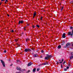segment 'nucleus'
<instances>
[{
  "mask_svg": "<svg viewBox=\"0 0 73 73\" xmlns=\"http://www.w3.org/2000/svg\"><path fill=\"white\" fill-rule=\"evenodd\" d=\"M69 66H71V65L70 64V63H69V64H68Z\"/></svg>",
  "mask_w": 73,
  "mask_h": 73,
  "instance_id": "nucleus-34",
  "label": "nucleus"
},
{
  "mask_svg": "<svg viewBox=\"0 0 73 73\" xmlns=\"http://www.w3.org/2000/svg\"><path fill=\"white\" fill-rule=\"evenodd\" d=\"M44 12H45V10H44Z\"/></svg>",
  "mask_w": 73,
  "mask_h": 73,
  "instance_id": "nucleus-56",
  "label": "nucleus"
},
{
  "mask_svg": "<svg viewBox=\"0 0 73 73\" xmlns=\"http://www.w3.org/2000/svg\"><path fill=\"white\" fill-rule=\"evenodd\" d=\"M63 47H64V48H66V46H64Z\"/></svg>",
  "mask_w": 73,
  "mask_h": 73,
  "instance_id": "nucleus-45",
  "label": "nucleus"
},
{
  "mask_svg": "<svg viewBox=\"0 0 73 73\" xmlns=\"http://www.w3.org/2000/svg\"><path fill=\"white\" fill-rule=\"evenodd\" d=\"M61 68H63L62 65V64H61Z\"/></svg>",
  "mask_w": 73,
  "mask_h": 73,
  "instance_id": "nucleus-31",
  "label": "nucleus"
},
{
  "mask_svg": "<svg viewBox=\"0 0 73 73\" xmlns=\"http://www.w3.org/2000/svg\"><path fill=\"white\" fill-rule=\"evenodd\" d=\"M5 1L6 2H7V1H8V0H6Z\"/></svg>",
  "mask_w": 73,
  "mask_h": 73,
  "instance_id": "nucleus-46",
  "label": "nucleus"
},
{
  "mask_svg": "<svg viewBox=\"0 0 73 73\" xmlns=\"http://www.w3.org/2000/svg\"><path fill=\"white\" fill-rule=\"evenodd\" d=\"M42 17H41V18H40V20H42Z\"/></svg>",
  "mask_w": 73,
  "mask_h": 73,
  "instance_id": "nucleus-33",
  "label": "nucleus"
},
{
  "mask_svg": "<svg viewBox=\"0 0 73 73\" xmlns=\"http://www.w3.org/2000/svg\"><path fill=\"white\" fill-rule=\"evenodd\" d=\"M42 65H48V63L46 62L43 63Z\"/></svg>",
  "mask_w": 73,
  "mask_h": 73,
  "instance_id": "nucleus-10",
  "label": "nucleus"
},
{
  "mask_svg": "<svg viewBox=\"0 0 73 73\" xmlns=\"http://www.w3.org/2000/svg\"><path fill=\"white\" fill-rule=\"evenodd\" d=\"M17 69L18 70H19V71H21V68H20V67H17Z\"/></svg>",
  "mask_w": 73,
  "mask_h": 73,
  "instance_id": "nucleus-7",
  "label": "nucleus"
},
{
  "mask_svg": "<svg viewBox=\"0 0 73 73\" xmlns=\"http://www.w3.org/2000/svg\"><path fill=\"white\" fill-rule=\"evenodd\" d=\"M65 62H66V61H64V62H63V65L65 63Z\"/></svg>",
  "mask_w": 73,
  "mask_h": 73,
  "instance_id": "nucleus-24",
  "label": "nucleus"
},
{
  "mask_svg": "<svg viewBox=\"0 0 73 73\" xmlns=\"http://www.w3.org/2000/svg\"><path fill=\"white\" fill-rule=\"evenodd\" d=\"M28 38H27L26 39V41L27 42V41H28Z\"/></svg>",
  "mask_w": 73,
  "mask_h": 73,
  "instance_id": "nucleus-36",
  "label": "nucleus"
},
{
  "mask_svg": "<svg viewBox=\"0 0 73 73\" xmlns=\"http://www.w3.org/2000/svg\"><path fill=\"white\" fill-rule=\"evenodd\" d=\"M7 16H8V17H9V15H8V14L7 15Z\"/></svg>",
  "mask_w": 73,
  "mask_h": 73,
  "instance_id": "nucleus-49",
  "label": "nucleus"
},
{
  "mask_svg": "<svg viewBox=\"0 0 73 73\" xmlns=\"http://www.w3.org/2000/svg\"><path fill=\"white\" fill-rule=\"evenodd\" d=\"M37 55V54H35L33 56L34 57H36Z\"/></svg>",
  "mask_w": 73,
  "mask_h": 73,
  "instance_id": "nucleus-17",
  "label": "nucleus"
},
{
  "mask_svg": "<svg viewBox=\"0 0 73 73\" xmlns=\"http://www.w3.org/2000/svg\"><path fill=\"white\" fill-rule=\"evenodd\" d=\"M27 26H29V24H28V25H27Z\"/></svg>",
  "mask_w": 73,
  "mask_h": 73,
  "instance_id": "nucleus-53",
  "label": "nucleus"
},
{
  "mask_svg": "<svg viewBox=\"0 0 73 73\" xmlns=\"http://www.w3.org/2000/svg\"><path fill=\"white\" fill-rule=\"evenodd\" d=\"M66 35V34L65 33H64L63 34V35L62 36V38H65V37H66V36H65Z\"/></svg>",
  "mask_w": 73,
  "mask_h": 73,
  "instance_id": "nucleus-6",
  "label": "nucleus"
},
{
  "mask_svg": "<svg viewBox=\"0 0 73 73\" xmlns=\"http://www.w3.org/2000/svg\"><path fill=\"white\" fill-rule=\"evenodd\" d=\"M0 5H1V3H0Z\"/></svg>",
  "mask_w": 73,
  "mask_h": 73,
  "instance_id": "nucleus-54",
  "label": "nucleus"
},
{
  "mask_svg": "<svg viewBox=\"0 0 73 73\" xmlns=\"http://www.w3.org/2000/svg\"><path fill=\"white\" fill-rule=\"evenodd\" d=\"M33 28H36V26L35 25L33 26Z\"/></svg>",
  "mask_w": 73,
  "mask_h": 73,
  "instance_id": "nucleus-20",
  "label": "nucleus"
},
{
  "mask_svg": "<svg viewBox=\"0 0 73 73\" xmlns=\"http://www.w3.org/2000/svg\"><path fill=\"white\" fill-rule=\"evenodd\" d=\"M61 48V45H59L58 46V49H60V48Z\"/></svg>",
  "mask_w": 73,
  "mask_h": 73,
  "instance_id": "nucleus-13",
  "label": "nucleus"
},
{
  "mask_svg": "<svg viewBox=\"0 0 73 73\" xmlns=\"http://www.w3.org/2000/svg\"><path fill=\"white\" fill-rule=\"evenodd\" d=\"M31 50H33V48H32Z\"/></svg>",
  "mask_w": 73,
  "mask_h": 73,
  "instance_id": "nucleus-50",
  "label": "nucleus"
},
{
  "mask_svg": "<svg viewBox=\"0 0 73 73\" xmlns=\"http://www.w3.org/2000/svg\"><path fill=\"white\" fill-rule=\"evenodd\" d=\"M41 53H44V51H43V50H42L41 51Z\"/></svg>",
  "mask_w": 73,
  "mask_h": 73,
  "instance_id": "nucleus-26",
  "label": "nucleus"
},
{
  "mask_svg": "<svg viewBox=\"0 0 73 73\" xmlns=\"http://www.w3.org/2000/svg\"><path fill=\"white\" fill-rule=\"evenodd\" d=\"M17 45L18 46H19V47L20 46V45L19 44H17Z\"/></svg>",
  "mask_w": 73,
  "mask_h": 73,
  "instance_id": "nucleus-29",
  "label": "nucleus"
},
{
  "mask_svg": "<svg viewBox=\"0 0 73 73\" xmlns=\"http://www.w3.org/2000/svg\"><path fill=\"white\" fill-rule=\"evenodd\" d=\"M12 65H13V64H12L11 65H10V66H11Z\"/></svg>",
  "mask_w": 73,
  "mask_h": 73,
  "instance_id": "nucleus-47",
  "label": "nucleus"
},
{
  "mask_svg": "<svg viewBox=\"0 0 73 73\" xmlns=\"http://www.w3.org/2000/svg\"><path fill=\"white\" fill-rule=\"evenodd\" d=\"M26 28V27H24V30L25 31H26V29H25V28Z\"/></svg>",
  "mask_w": 73,
  "mask_h": 73,
  "instance_id": "nucleus-28",
  "label": "nucleus"
},
{
  "mask_svg": "<svg viewBox=\"0 0 73 73\" xmlns=\"http://www.w3.org/2000/svg\"><path fill=\"white\" fill-rule=\"evenodd\" d=\"M72 58H73V56H71L70 57V60H71Z\"/></svg>",
  "mask_w": 73,
  "mask_h": 73,
  "instance_id": "nucleus-16",
  "label": "nucleus"
},
{
  "mask_svg": "<svg viewBox=\"0 0 73 73\" xmlns=\"http://www.w3.org/2000/svg\"><path fill=\"white\" fill-rule=\"evenodd\" d=\"M36 26L38 28H40V26H39L38 25H36Z\"/></svg>",
  "mask_w": 73,
  "mask_h": 73,
  "instance_id": "nucleus-19",
  "label": "nucleus"
},
{
  "mask_svg": "<svg viewBox=\"0 0 73 73\" xmlns=\"http://www.w3.org/2000/svg\"><path fill=\"white\" fill-rule=\"evenodd\" d=\"M35 18V17H33V19H34Z\"/></svg>",
  "mask_w": 73,
  "mask_h": 73,
  "instance_id": "nucleus-55",
  "label": "nucleus"
},
{
  "mask_svg": "<svg viewBox=\"0 0 73 73\" xmlns=\"http://www.w3.org/2000/svg\"><path fill=\"white\" fill-rule=\"evenodd\" d=\"M16 73H20V72H16Z\"/></svg>",
  "mask_w": 73,
  "mask_h": 73,
  "instance_id": "nucleus-37",
  "label": "nucleus"
},
{
  "mask_svg": "<svg viewBox=\"0 0 73 73\" xmlns=\"http://www.w3.org/2000/svg\"><path fill=\"white\" fill-rule=\"evenodd\" d=\"M4 53H6L7 52V50H5L4 51Z\"/></svg>",
  "mask_w": 73,
  "mask_h": 73,
  "instance_id": "nucleus-30",
  "label": "nucleus"
},
{
  "mask_svg": "<svg viewBox=\"0 0 73 73\" xmlns=\"http://www.w3.org/2000/svg\"><path fill=\"white\" fill-rule=\"evenodd\" d=\"M70 29H71V30H73V27H70Z\"/></svg>",
  "mask_w": 73,
  "mask_h": 73,
  "instance_id": "nucleus-15",
  "label": "nucleus"
},
{
  "mask_svg": "<svg viewBox=\"0 0 73 73\" xmlns=\"http://www.w3.org/2000/svg\"><path fill=\"white\" fill-rule=\"evenodd\" d=\"M64 59H62V62H63V61H64Z\"/></svg>",
  "mask_w": 73,
  "mask_h": 73,
  "instance_id": "nucleus-41",
  "label": "nucleus"
},
{
  "mask_svg": "<svg viewBox=\"0 0 73 73\" xmlns=\"http://www.w3.org/2000/svg\"><path fill=\"white\" fill-rule=\"evenodd\" d=\"M36 15V11H35V12L34 13L33 17H35Z\"/></svg>",
  "mask_w": 73,
  "mask_h": 73,
  "instance_id": "nucleus-12",
  "label": "nucleus"
},
{
  "mask_svg": "<svg viewBox=\"0 0 73 73\" xmlns=\"http://www.w3.org/2000/svg\"><path fill=\"white\" fill-rule=\"evenodd\" d=\"M5 4H7V2L5 1Z\"/></svg>",
  "mask_w": 73,
  "mask_h": 73,
  "instance_id": "nucleus-51",
  "label": "nucleus"
},
{
  "mask_svg": "<svg viewBox=\"0 0 73 73\" xmlns=\"http://www.w3.org/2000/svg\"><path fill=\"white\" fill-rule=\"evenodd\" d=\"M65 44V41L64 40H63L62 43L61 45H64Z\"/></svg>",
  "mask_w": 73,
  "mask_h": 73,
  "instance_id": "nucleus-9",
  "label": "nucleus"
},
{
  "mask_svg": "<svg viewBox=\"0 0 73 73\" xmlns=\"http://www.w3.org/2000/svg\"><path fill=\"white\" fill-rule=\"evenodd\" d=\"M1 1H5V0H1Z\"/></svg>",
  "mask_w": 73,
  "mask_h": 73,
  "instance_id": "nucleus-43",
  "label": "nucleus"
},
{
  "mask_svg": "<svg viewBox=\"0 0 73 73\" xmlns=\"http://www.w3.org/2000/svg\"><path fill=\"white\" fill-rule=\"evenodd\" d=\"M62 62H59V63H60V64H61V63H62Z\"/></svg>",
  "mask_w": 73,
  "mask_h": 73,
  "instance_id": "nucleus-44",
  "label": "nucleus"
},
{
  "mask_svg": "<svg viewBox=\"0 0 73 73\" xmlns=\"http://www.w3.org/2000/svg\"><path fill=\"white\" fill-rule=\"evenodd\" d=\"M71 54L72 56H73V52H72L71 53Z\"/></svg>",
  "mask_w": 73,
  "mask_h": 73,
  "instance_id": "nucleus-27",
  "label": "nucleus"
},
{
  "mask_svg": "<svg viewBox=\"0 0 73 73\" xmlns=\"http://www.w3.org/2000/svg\"><path fill=\"white\" fill-rule=\"evenodd\" d=\"M33 64V63L31 62H30L28 63V66H31Z\"/></svg>",
  "mask_w": 73,
  "mask_h": 73,
  "instance_id": "nucleus-4",
  "label": "nucleus"
},
{
  "mask_svg": "<svg viewBox=\"0 0 73 73\" xmlns=\"http://www.w3.org/2000/svg\"><path fill=\"white\" fill-rule=\"evenodd\" d=\"M0 61L1 62V63H2V64L3 66L4 67H5V62H4L3 61V60H1Z\"/></svg>",
  "mask_w": 73,
  "mask_h": 73,
  "instance_id": "nucleus-3",
  "label": "nucleus"
},
{
  "mask_svg": "<svg viewBox=\"0 0 73 73\" xmlns=\"http://www.w3.org/2000/svg\"><path fill=\"white\" fill-rule=\"evenodd\" d=\"M42 58V56H40V58Z\"/></svg>",
  "mask_w": 73,
  "mask_h": 73,
  "instance_id": "nucleus-42",
  "label": "nucleus"
},
{
  "mask_svg": "<svg viewBox=\"0 0 73 73\" xmlns=\"http://www.w3.org/2000/svg\"><path fill=\"white\" fill-rule=\"evenodd\" d=\"M67 69H69V67L68 66H67L66 67Z\"/></svg>",
  "mask_w": 73,
  "mask_h": 73,
  "instance_id": "nucleus-25",
  "label": "nucleus"
},
{
  "mask_svg": "<svg viewBox=\"0 0 73 73\" xmlns=\"http://www.w3.org/2000/svg\"><path fill=\"white\" fill-rule=\"evenodd\" d=\"M17 62H20V60H17Z\"/></svg>",
  "mask_w": 73,
  "mask_h": 73,
  "instance_id": "nucleus-40",
  "label": "nucleus"
},
{
  "mask_svg": "<svg viewBox=\"0 0 73 73\" xmlns=\"http://www.w3.org/2000/svg\"><path fill=\"white\" fill-rule=\"evenodd\" d=\"M70 45V43H68L67 44H66V46L67 47H68Z\"/></svg>",
  "mask_w": 73,
  "mask_h": 73,
  "instance_id": "nucleus-5",
  "label": "nucleus"
},
{
  "mask_svg": "<svg viewBox=\"0 0 73 73\" xmlns=\"http://www.w3.org/2000/svg\"><path fill=\"white\" fill-rule=\"evenodd\" d=\"M63 0V1H64V0Z\"/></svg>",
  "mask_w": 73,
  "mask_h": 73,
  "instance_id": "nucleus-57",
  "label": "nucleus"
},
{
  "mask_svg": "<svg viewBox=\"0 0 73 73\" xmlns=\"http://www.w3.org/2000/svg\"><path fill=\"white\" fill-rule=\"evenodd\" d=\"M8 61H11V59H9Z\"/></svg>",
  "mask_w": 73,
  "mask_h": 73,
  "instance_id": "nucleus-48",
  "label": "nucleus"
},
{
  "mask_svg": "<svg viewBox=\"0 0 73 73\" xmlns=\"http://www.w3.org/2000/svg\"><path fill=\"white\" fill-rule=\"evenodd\" d=\"M36 70H37V72H38L39 71V70H40V68H37Z\"/></svg>",
  "mask_w": 73,
  "mask_h": 73,
  "instance_id": "nucleus-18",
  "label": "nucleus"
},
{
  "mask_svg": "<svg viewBox=\"0 0 73 73\" xmlns=\"http://www.w3.org/2000/svg\"><path fill=\"white\" fill-rule=\"evenodd\" d=\"M70 3H71V4H73V1H70Z\"/></svg>",
  "mask_w": 73,
  "mask_h": 73,
  "instance_id": "nucleus-23",
  "label": "nucleus"
},
{
  "mask_svg": "<svg viewBox=\"0 0 73 73\" xmlns=\"http://www.w3.org/2000/svg\"><path fill=\"white\" fill-rule=\"evenodd\" d=\"M56 64H59V63L58 61H56Z\"/></svg>",
  "mask_w": 73,
  "mask_h": 73,
  "instance_id": "nucleus-38",
  "label": "nucleus"
},
{
  "mask_svg": "<svg viewBox=\"0 0 73 73\" xmlns=\"http://www.w3.org/2000/svg\"><path fill=\"white\" fill-rule=\"evenodd\" d=\"M46 56L44 58L45 60H48V59L49 58L52 57V55H49L48 54H46Z\"/></svg>",
  "mask_w": 73,
  "mask_h": 73,
  "instance_id": "nucleus-1",
  "label": "nucleus"
},
{
  "mask_svg": "<svg viewBox=\"0 0 73 73\" xmlns=\"http://www.w3.org/2000/svg\"><path fill=\"white\" fill-rule=\"evenodd\" d=\"M29 72H30V70H28V71H27V73H29Z\"/></svg>",
  "mask_w": 73,
  "mask_h": 73,
  "instance_id": "nucleus-32",
  "label": "nucleus"
},
{
  "mask_svg": "<svg viewBox=\"0 0 73 73\" xmlns=\"http://www.w3.org/2000/svg\"><path fill=\"white\" fill-rule=\"evenodd\" d=\"M11 32H14V31H13V30H12L11 31Z\"/></svg>",
  "mask_w": 73,
  "mask_h": 73,
  "instance_id": "nucleus-35",
  "label": "nucleus"
},
{
  "mask_svg": "<svg viewBox=\"0 0 73 73\" xmlns=\"http://www.w3.org/2000/svg\"><path fill=\"white\" fill-rule=\"evenodd\" d=\"M63 9H64V7H62V8L61 9L60 12H62V10H63Z\"/></svg>",
  "mask_w": 73,
  "mask_h": 73,
  "instance_id": "nucleus-14",
  "label": "nucleus"
},
{
  "mask_svg": "<svg viewBox=\"0 0 73 73\" xmlns=\"http://www.w3.org/2000/svg\"><path fill=\"white\" fill-rule=\"evenodd\" d=\"M25 69H22V70H23V71H25Z\"/></svg>",
  "mask_w": 73,
  "mask_h": 73,
  "instance_id": "nucleus-39",
  "label": "nucleus"
},
{
  "mask_svg": "<svg viewBox=\"0 0 73 73\" xmlns=\"http://www.w3.org/2000/svg\"><path fill=\"white\" fill-rule=\"evenodd\" d=\"M59 61H61V60H59Z\"/></svg>",
  "mask_w": 73,
  "mask_h": 73,
  "instance_id": "nucleus-52",
  "label": "nucleus"
},
{
  "mask_svg": "<svg viewBox=\"0 0 73 73\" xmlns=\"http://www.w3.org/2000/svg\"><path fill=\"white\" fill-rule=\"evenodd\" d=\"M25 52H32L31 50L29 48H25Z\"/></svg>",
  "mask_w": 73,
  "mask_h": 73,
  "instance_id": "nucleus-2",
  "label": "nucleus"
},
{
  "mask_svg": "<svg viewBox=\"0 0 73 73\" xmlns=\"http://www.w3.org/2000/svg\"><path fill=\"white\" fill-rule=\"evenodd\" d=\"M36 68H34V69H33V72H36Z\"/></svg>",
  "mask_w": 73,
  "mask_h": 73,
  "instance_id": "nucleus-11",
  "label": "nucleus"
},
{
  "mask_svg": "<svg viewBox=\"0 0 73 73\" xmlns=\"http://www.w3.org/2000/svg\"><path fill=\"white\" fill-rule=\"evenodd\" d=\"M64 71H67V69H66V68H64Z\"/></svg>",
  "mask_w": 73,
  "mask_h": 73,
  "instance_id": "nucleus-21",
  "label": "nucleus"
},
{
  "mask_svg": "<svg viewBox=\"0 0 73 73\" xmlns=\"http://www.w3.org/2000/svg\"><path fill=\"white\" fill-rule=\"evenodd\" d=\"M15 41H16V42H17V41H18V39H15Z\"/></svg>",
  "mask_w": 73,
  "mask_h": 73,
  "instance_id": "nucleus-22",
  "label": "nucleus"
},
{
  "mask_svg": "<svg viewBox=\"0 0 73 73\" xmlns=\"http://www.w3.org/2000/svg\"><path fill=\"white\" fill-rule=\"evenodd\" d=\"M24 22V21L22 20V21H19V24H20L21 23V24H23V22Z\"/></svg>",
  "mask_w": 73,
  "mask_h": 73,
  "instance_id": "nucleus-8",
  "label": "nucleus"
}]
</instances>
